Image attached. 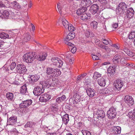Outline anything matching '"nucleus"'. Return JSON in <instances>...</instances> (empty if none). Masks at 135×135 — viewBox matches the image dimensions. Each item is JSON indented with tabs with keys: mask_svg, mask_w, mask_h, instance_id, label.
<instances>
[{
	"mask_svg": "<svg viewBox=\"0 0 135 135\" xmlns=\"http://www.w3.org/2000/svg\"><path fill=\"white\" fill-rule=\"evenodd\" d=\"M42 128L43 129L46 131H48L50 130V129L48 128V127H46L45 126H43Z\"/></svg>",
	"mask_w": 135,
	"mask_h": 135,
	"instance_id": "62",
	"label": "nucleus"
},
{
	"mask_svg": "<svg viewBox=\"0 0 135 135\" xmlns=\"http://www.w3.org/2000/svg\"><path fill=\"white\" fill-rule=\"evenodd\" d=\"M7 124L9 125H15L17 123V117L15 115H12L8 118V115Z\"/></svg>",
	"mask_w": 135,
	"mask_h": 135,
	"instance_id": "9",
	"label": "nucleus"
},
{
	"mask_svg": "<svg viewBox=\"0 0 135 135\" xmlns=\"http://www.w3.org/2000/svg\"><path fill=\"white\" fill-rule=\"evenodd\" d=\"M99 85L101 86H104L106 84L105 80L103 78L98 79L97 80Z\"/></svg>",
	"mask_w": 135,
	"mask_h": 135,
	"instance_id": "35",
	"label": "nucleus"
},
{
	"mask_svg": "<svg viewBox=\"0 0 135 135\" xmlns=\"http://www.w3.org/2000/svg\"><path fill=\"white\" fill-rule=\"evenodd\" d=\"M130 76L129 79L132 81L135 82V76L131 75H130Z\"/></svg>",
	"mask_w": 135,
	"mask_h": 135,
	"instance_id": "57",
	"label": "nucleus"
},
{
	"mask_svg": "<svg viewBox=\"0 0 135 135\" xmlns=\"http://www.w3.org/2000/svg\"><path fill=\"white\" fill-rule=\"evenodd\" d=\"M86 74H84L81 75H80L78 76V80L80 79L83 78L85 76H86Z\"/></svg>",
	"mask_w": 135,
	"mask_h": 135,
	"instance_id": "60",
	"label": "nucleus"
},
{
	"mask_svg": "<svg viewBox=\"0 0 135 135\" xmlns=\"http://www.w3.org/2000/svg\"><path fill=\"white\" fill-rule=\"evenodd\" d=\"M110 42L111 41H109L105 39H103L102 41V42L105 45H107L108 44H110Z\"/></svg>",
	"mask_w": 135,
	"mask_h": 135,
	"instance_id": "55",
	"label": "nucleus"
},
{
	"mask_svg": "<svg viewBox=\"0 0 135 135\" xmlns=\"http://www.w3.org/2000/svg\"><path fill=\"white\" fill-rule=\"evenodd\" d=\"M94 115H97L98 117L101 118H103L105 116L104 112L103 110H97L96 111H94Z\"/></svg>",
	"mask_w": 135,
	"mask_h": 135,
	"instance_id": "17",
	"label": "nucleus"
},
{
	"mask_svg": "<svg viewBox=\"0 0 135 135\" xmlns=\"http://www.w3.org/2000/svg\"><path fill=\"white\" fill-rule=\"evenodd\" d=\"M128 116L131 119L135 121V108L132 111L129 112Z\"/></svg>",
	"mask_w": 135,
	"mask_h": 135,
	"instance_id": "32",
	"label": "nucleus"
},
{
	"mask_svg": "<svg viewBox=\"0 0 135 135\" xmlns=\"http://www.w3.org/2000/svg\"><path fill=\"white\" fill-rule=\"evenodd\" d=\"M101 74L97 72H95L94 74L93 78L95 79H97L98 78L100 77Z\"/></svg>",
	"mask_w": 135,
	"mask_h": 135,
	"instance_id": "46",
	"label": "nucleus"
},
{
	"mask_svg": "<svg viewBox=\"0 0 135 135\" xmlns=\"http://www.w3.org/2000/svg\"><path fill=\"white\" fill-rule=\"evenodd\" d=\"M71 55L70 52H68L65 57L64 59L66 62H68L71 57Z\"/></svg>",
	"mask_w": 135,
	"mask_h": 135,
	"instance_id": "45",
	"label": "nucleus"
},
{
	"mask_svg": "<svg viewBox=\"0 0 135 135\" xmlns=\"http://www.w3.org/2000/svg\"><path fill=\"white\" fill-rule=\"evenodd\" d=\"M69 40H64V42L66 45L70 46L71 47H73L74 46L73 44L68 41Z\"/></svg>",
	"mask_w": 135,
	"mask_h": 135,
	"instance_id": "52",
	"label": "nucleus"
},
{
	"mask_svg": "<svg viewBox=\"0 0 135 135\" xmlns=\"http://www.w3.org/2000/svg\"><path fill=\"white\" fill-rule=\"evenodd\" d=\"M81 3H83L84 6L88 7L92 4V2L90 0H83L81 1Z\"/></svg>",
	"mask_w": 135,
	"mask_h": 135,
	"instance_id": "37",
	"label": "nucleus"
},
{
	"mask_svg": "<svg viewBox=\"0 0 135 135\" xmlns=\"http://www.w3.org/2000/svg\"><path fill=\"white\" fill-rule=\"evenodd\" d=\"M118 26V24L117 23H114L112 25V27L113 28L115 29Z\"/></svg>",
	"mask_w": 135,
	"mask_h": 135,
	"instance_id": "64",
	"label": "nucleus"
},
{
	"mask_svg": "<svg viewBox=\"0 0 135 135\" xmlns=\"http://www.w3.org/2000/svg\"><path fill=\"white\" fill-rule=\"evenodd\" d=\"M86 9V8L82 7L81 8L78 9L76 11V13L78 15H81L85 12Z\"/></svg>",
	"mask_w": 135,
	"mask_h": 135,
	"instance_id": "34",
	"label": "nucleus"
},
{
	"mask_svg": "<svg viewBox=\"0 0 135 135\" xmlns=\"http://www.w3.org/2000/svg\"><path fill=\"white\" fill-rule=\"evenodd\" d=\"M75 37V35L74 33L72 32L69 33L66 36V38L64 40H70L73 39Z\"/></svg>",
	"mask_w": 135,
	"mask_h": 135,
	"instance_id": "33",
	"label": "nucleus"
},
{
	"mask_svg": "<svg viewBox=\"0 0 135 135\" xmlns=\"http://www.w3.org/2000/svg\"><path fill=\"white\" fill-rule=\"evenodd\" d=\"M6 97L7 99L10 101H13L14 100L13 94L11 93H7L6 95Z\"/></svg>",
	"mask_w": 135,
	"mask_h": 135,
	"instance_id": "30",
	"label": "nucleus"
},
{
	"mask_svg": "<svg viewBox=\"0 0 135 135\" xmlns=\"http://www.w3.org/2000/svg\"><path fill=\"white\" fill-rule=\"evenodd\" d=\"M117 113L115 109L113 107H111L107 112V116L110 119H112L114 118Z\"/></svg>",
	"mask_w": 135,
	"mask_h": 135,
	"instance_id": "5",
	"label": "nucleus"
},
{
	"mask_svg": "<svg viewBox=\"0 0 135 135\" xmlns=\"http://www.w3.org/2000/svg\"><path fill=\"white\" fill-rule=\"evenodd\" d=\"M126 4L124 2H121L119 4L117 7V12L118 14L120 15L123 13V11L127 9Z\"/></svg>",
	"mask_w": 135,
	"mask_h": 135,
	"instance_id": "8",
	"label": "nucleus"
},
{
	"mask_svg": "<svg viewBox=\"0 0 135 135\" xmlns=\"http://www.w3.org/2000/svg\"><path fill=\"white\" fill-rule=\"evenodd\" d=\"M72 100H73V104H76L80 102V97H78V98H77V99Z\"/></svg>",
	"mask_w": 135,
	"mask_h": 135,
	"instance_id": "51",
	"label": "nucleus"
},
{
	"mask_svg": "<svg viewBox=\"0 0 135 135\" xmlns=\"http://www.w3.org/2000/svg\"><path fill=\"white\" fill-rule=\"evenodd\" d=\"M135 37V32L134 31L131 32L128 35V38L132 39Z\"/></svg>",
	"mask_w": 135,
	"mask_h": 135,
	"instance_id": "47",
	"label": "nucleus"
},
{
	"mask_svg": "<svg viewBox=\"0 0 135 135\" xmlns=\"http://www.w3.org/2000/svg\"><path fill=\"white\" fill-rule=\"evenodd\" d=\"M51 65L55 67L60 68L62 65L63 62L61 59L58 57H54L51 59Z\"/></svg>",
	"mask_w": 135,
	"mask_h": 135,
	"instance_id": "3",
	"label": "nucleus"
},
{
	"mask_svg": "<svg viewBox=\"0 0 135 135\" xmlns=\"http://www.w3.org/2000/svg\"><path fill=\"white\" fill-rule=\"evenodd\" d=\"M124 56V54L121 51H120L119 53L116 54L113 59V61L114 64L118 63L120 61V59Z\"/></svg>",
	"mask_w": 135,
	"mask_h": 135,
	"instance_id": "10",
	"label": "nucleus"
},
{
	"mask_svg": "<svg viewBox=\"0 0 135 135\" xmlns=\"http://www.w3.org/2000/svg\"><path fill=\"white\" fill-rule=\"evenodd\" d=\"M13 33L11 32H9V35L4 32H0V37L3 39L6 38H10L12 36L11 35H13Z\"/></svg>",
	"mask_w": 135,
	"mask_h": 135,
	"instance_id": "19",
	"label": "nucleus"
},
{
	"mask_svg": "<svg viewBox=\"0 0 135 135\" xmlns=\"http://www.w3.org/2000/svg\"><path fill=\"white\" fill-rule=\"evenodd\" d=\"M20 92L21 93L23 94H27V91L26 84H24L21 87L20 89Z\"/></svg>",
	"mask_w": 135,
	"mask_h": 135,
	"instance_id": "36",
	"label": "nucleus"
},
{
	"mask_svg": "<svg viewBox=\"0 0 135 135\" xmlns=\"http://www.w3.org/2000/svg\"><path fill=\"white\" fill-rule=\"evenodd\" d=\"M134 13V11L132 8L128 9L127 11L126 16L127 18L131 19L133 18Z\"/></svg>",
	"mask_w": 135,
	"mask_h": 135,
	"instance_id": "21",
	"label": "nucleus"
},
{
	"mask_svg": "<svg viewBox=\"0 0 135 135\" xmlns=\"http://www.w3.org/2000/svg\"><path fill=\"white\" fill-rule=\"evenodd\" d=\"M9 5H7L6 4H4L2 2H0V7H9Z\"/></svg>",
	"mask_w": 135,
	"mask_h": 135,
	"instance_id": "56",
	"label": "nucleus"
},
{
	"mask_svg": "<svg viewBox=\"0 0 135 135\" xmlns=\"http://www.w3.org/2000/svg\"><path fill=\"white\" fill-rule=\"evenodd\" d=\"M40 84L42 85V86L43 88V87L44 88H49L51 84L50 79H48L44 81H41L40 82Z\"/></svg>",
	"mask_w": 135,
	"mask_h": 135,
	"instance_id": "18",
	"label": "nucleus"
},
{
	"mask_svg": "<svg viewBox=\"0 0 135 135\" xmlns=\"http://www.w3.org/2000/svg\"><path fill=\"white\" fill-rule=\"evenodd\" d=\"M124 51L128 56L130 57H133L134 58V54L132 52L130 51L129 50H128L127 48H125L124 50Z\"/></svg>",
	"mask_w": 135,
	"mask_h": 135,
	"instance_id": "39",
	"label": "nucleus"
},
{
	"mask_svg": "<svg viewBox=\"0 0 135 135\" xmlns=\"http://www.w3.org/2000/svg\"><path fill=\"white\" fill-rule=\"evenodd\" d=\"M2 112L4 116L6 115L7 114V112L6 111V109L5 108H4L2 110Z\"/></svg>",
	"mask_w": 135,
	"mask_h": 135,
	"instance_id": "59",
	"label": "nucleus"
},
{
	"mask_svg": "<svg viewBox=\"0 0 135 135\" xmlns=\"http://www.w3.org/2000/svg\"><path fill=\"white\" fill-rule=\"evenodd\" d=\"M124 100L126 103L129 105H133L134 103L133 98L131 96L129 95L126 96Z\"/></svg>",
	"mask_w": 135,
	"mask_h": 135,
	"instance_id": "14",
	"label": "nucleus"
},
{
	"mask_svg": "<svg viewBox=\"0 0 135 135\" xmlns=\"http://www.w3.org/2000/svg\"><path fill=\"white\" fill-rule=\"evenodd\" d=\"M103 28L102 29V30L103 32L104 33H106L107 31L106 26L105 25H103Z\"/></svg>",
	"mask_w": 135,
	"mask_h": 135,
	"instance_id": "63",
	"label": "nucleus"
},
{
	"mask_svg": "<svg viewBox=\"0 0 135 135\" xmlns=\"http://www.w3.org/2000/svg\"><path fill=\"white\" fill-rule=\"evenodd\" d=\"M17 72L20 74H23L27 71L26 66L23 64H18L16 67Z\"/></svg>",
	"mask_w": 135,
	"mask_h": 135,
	"instance_id": "6",
	"label": "nucleus"
},
{
	"mask_svg": "<svg viewBox=\"0 0 135 135\" xmlns=\"http://www.w3.org/2000/svg\"><path fill=\"white\" fill-rule=\"evenodd\" d=\"M34 123L32 122H28L25 125V128L29 127H31L33 125Z\"/></svg>",
	"mask_w": 135,
	"mask_h": 135,
	"instance_id": "48",
	"label": "nucleus"
},
{
	"mask_svg": "<svg viewBox=\"0 0 135 135\" xmlns=\"http://www.w3.org/2000/svg\"><path fill=\"white\" fill-rule=\"evenodd\" d=\"M112 132L113 134H111L110 135H114L119 134L121 133V128L119 126H114L112 128Z\"/></svg>",
	"mask_w": 135,
	"mask_h": 135,
	"instance_id": "16",
	"label": "nucleus"
},
{
	"mask_svg": "<svg viewBox=\"0 0 135 135\" xmlns=\"http://www.w3.org/2000/svg\"><path fill=\"white\" fill-rule=\"evenodd\" d=\"M56 102L58 103H60L62 101L61 99V98L60 97H59L57 98L56 99Z\"/></svg>",
	"mask_w": 135,
	"mask_h": 135,
	"instance_id": "61",
	"label": "nucleus"
},
{
	"mask_svg": "<svg viewBox=\"0 0 135 135\" xmlns=\"http://www.w3.org/2000/svg\"><path fill=\"white\" fill-rule=\"evenodd\" d=\"M99 92L100 94L105 95H108L111 93V91L108 89L107 88L100 90Z\"/></svg>",
	"mask_w": 135,
	"mask_h": 135,
	"instance_id": "26",
	"label": "nucleus"
},
{
	"mask_svg": "<svg viewBox=\"0 0 135 135\" xmlns=\"http://www.w3.org/2000/svg\"><path fill=\"white\" fill-rule=\"evenodd\" d=\"M78 97H80L79 95H78L76 93H74L73 94L72 96L71 97V99L72 100L78 98Z\"/></svg>",
	"mask_w": 135,
	"mask_h": 135,
	"instance_id": "53",
	"label": "nucleus"
},
{
	"mask_svg": "<svg viewBox=\"0 0 135 135\" xmlns=\"http://www.w3.org/2000/svg\"><path fill=\"white\" fill-rule=\"evenodd\" d=\"M62 118L63 123L66 125L68 123L69 120L68 115L66 114L62 117Z\"/></svg>",
	"mask_w": 135,
	"mask_h": 135,
	"instance_id": "31",
	"label": "nucleus"
},
{
	"mask_svg": "<svg viewBox=\"0 0 135 135\" xmlns=\"http://www.w3.org/2000/svg\"><path fill=\"white\" fill-rule=\"evenodd\" d=\"M65 1L61 0L57 4L58 12L61 16H63L66 14V8L64 5Z\"/></svg>",
	"mask_w": 135,
	"mask_h": 135,
	"instance_id": "1",
	"label": "nucleus"
},
{
	"mask_svg": "<svg viewBox=\"0 0 135 135\" xmlns=\"http://www.w3.org/2000/svg\"><path fill=\"white\" fill-rule=\"evenodd\" d=\"M89 18V17L87 15V14L85 12L81 15V19L83 20L86 21Z\"/></svg>",
	"mask_w": 135,
	"mask_h": 135,
	"instance_id": "41",
	"label": "nucleus"
},
{
	"mask_svg": "<svg viewBox=\"0 0 135 135\" xmlns=\"http://www.w3.org/2000/svg\"><path fill=\"white\" fill-rule=\"evenodd\" d=\"M32 103V100L31 99L23 101L20 105V107L23 108L28 107Z\"/></svg>",
	"mask_w": 135,
	"mask_h": 135,
	"instance_id": "15",
	"label": "nucleus"
},
{
	"mask_svg": "<svg viewBox=\"0 0 135 135\" xmlns=\"http://www.w3.org/2000/svg\"><path fill=\"white\" fill-rule=\"evenodd\" d=\"M36 57L35 52H29L26 53L24 55L23 59L27 63H31L33 61Z\"/></svg>",
	"mask_w": 135,
	"mask_h": 135,
	"instance_id": "2",
	"label": "nucleus"
},
{
	"mask_svg": "<svg viewBox=\"0 0 135 135\" xmlns=\"http://www.w3.org/2000/svg\"><path fill=\"white\" fill-rule=\"evenodd\" d=\"M98 3L102 4V6L106 5L108 3V1L106 0H95Z\"/></svg>",
	"mask_w": 135,
	"mask_h": 135,
	"instance_id": "43",
	"label": "nucleus"
},
{
	"mask_svg": "<svg viewBox=\"0 0 135 135\" xmlns=\"http://www.w3.org/2000/svg\"><path fill=\"white\" fill-rule=\"evenodd\" d=\"M82 133L83 135H91L90 133L87 130H83Z\"/></svg>",
	"mask_w": 135,
	"mask_h": 135,
	"instance_id": "50",
	"label": "nucleus"
},
{
	"mask_svg": "<svg viewBox=\"0 0 135 135\" xmlns=\"http://www.w3.org/2000/svg\"><path fill=\"white\" fill-rule=\"evenodd\" d=\"M90 25L92 28L96 29L97 27L98 23L97 21H93L91 23Z\"/></svg>",
	"mask_w": 135,
	"mask_h": 135,
	"instance_id": "42",
	"label": "nucleus"
},
{
	"mask_svg": "<svg viewBox=\"0 0 135 135\" xmlns=\"http://www.w3.org/2000/svg\"><path fill=\"white\" fill-rule=\"evenodd\" d=\"M51 96L47 93L44 94L42 95L40 97L39 100L41 102H46L51 99Z\"/></svg>",
	"mask_w": 135,
	"mask_h": 135,
	"instance_id": "13",
	"label": "nucleus"
},
{
	"mask_svg": "<svg viewBox=\"0 0 135 135\" xmlns=\"http://www.w3.org/2000/svg\"><path fill=\"white\" fill-rule=\"evenodd\" d=\"M40 78L38 75H32L30 77L29 80L31 82L34 83L38 81Z\"/></svg>",
	"mask_w": 135,
	"mask_h": 135,
	"instance_id": "25",
	"label": "nucleus"
},
{
	"mask_svg": "<svg viewBox=\"0 0 135 135\" xmlns=\"http://www.w3.org/2000/svg\"><path fill=\"white\" fill-rule=\"evenodd\" d=\"M30 35L29 33H27L24 35V38L23 41L24 42H26L28 41L30 39Z\"/></svg>",
	"mask_w": 135,
	"mask_h": 135,
	"instance_id": "40",
	"label": "nucleus"
},
{
	"mask_svg": "<svg viewBox=\"0 0 135 135\" xmlns=\"http://www.w3.org/2000/svg\"><path fill=\"white\" fill-rule=\"evenodd\" d=\"M116 68V66H109L108 69V73L110 74H114L115 73Z\"/></svg>",
	"mask_w": 135,
	"mask_h": 135,
	"instance_id": "29",
	"label": "nucleus"
},
{
	"mask_svg": "<svg viewBox=\"0 0 135 135\" xmlns=\"http://www.w3.org/2000/svg\"><path fill=\"white\" fill-rule=\"evenodd\" d=\"M16 64L15 62H11L10 60H9L7 62L6 64L4 66L3 68L4 70L6 71H9L13 69L16 67Z\"/></svg>",
	"mask_w": 135,
	"mask_h": 135,
	"instance_id": "4",
	"label": "nucleus"
},
{
	"mask_svg": "<svg viewBox=\"0 0 135 135\" xmlns=\"http://www.w3.org/2000/svg\"><path fill=\"white\" fill-rule=\"evenodd\" d=\"M60 20L61 21L62 23L64 26V27L66 29V28L68 27V25H69L68 24V22L64 18H63L62 19L59 18L57 22L58 23H59L60 22Z\"/></svg>",
	"mask_w": 135,
	"mask_h": 135,
	"instance_id": "27",
	"label": "nucleus"
},
{
	"mask_svg": "<svg viewBox=\"0 0 135 135\" xmlns=\"http://www.w3.org/2000/svg\"><path fill=\"white\" fill-rule=\"evenodd\" d=\"M124 56L122 57V58L120 59V62L122 64H126V59H127V57H124Z\"/></svg>",
	"mask_w": 135,
	"mask_h": 135,
	"instance_id": "49",
	"label": "nucleus"
},
{
	"mask_svg": "<svg viewBox=\"0 0 135 135\" xmlns=\"http://www.w3.org/2000/svg\"><path fill=\"white\" fill-rule=\"evenodd\" d=\"M123 82L120 79H118L115 81L114 84V86L115 88L118 90H120L123 86Z\"/></svg>",
	"mask_w": 135,
	"mask_h": 135,
	"instance_id": "12",
	"label": "nucleus"
},
{
	"mask_svg": "<svg viewBox=\"0 0 135 135\" xmlns=\"http://www.w3.org/2000/svg\"><path fill=\"white\" fill-rule=\"evenodd\" d=\"M44 91V89L42 86H38L34 88L33 93L35 95L38 96L43 93Z\"/></svg>",
	"mask_w": 135,
	"mask_h": 135,
	"instance_id": "7",
	"label": "nucleus"
},
{
	"mask_svg": "<svg viewBox=\"0 0 135 135\" xmlns=\"http://www.w3.org/2000/svg\"><path fill=\"white\" fill-rule=\"evenodd\" d=\"M86 92L88 95L90 97H93L95 94V90L90 88H88L86 90Z\"/></svg>",
	"mask_w": 135,
	"mask_h": 135,
	"instance_id": "23",
	"label": "nucleus"
},
{
	"mask_svg": "<svg viewBox=\"0 0 135 135\" xmlns=\"http://www.w3.org/2000/svg\"><path fill=\"white\" fill-rule=\"evenodd\" d=\"M92 57L93 60H98L99 59L98 56L94 55H92Z\"/></svg>",
	"mask_w": 135,
	"mask_h": 135,
	"instance_id": "58",
	"label": "nucleus"
},
{
	"mask_svg": "<svg viewBox=\"0 0 135 135\" xmlns=\"http://www.w3.org/2000/svg\"><path fill=\"white\" fill-rule=\"evenodd\" d=\"M1 16L4 18H11L14 17V16L13 13L11 11L5 10L2 12Z\"/></svg>",
	"mask_w": 135,
	"mask_h": 135,
	"instance_id": "11",
	"label": "nucleus"
},
{
	"mask_svg": "<svg viewBox=\"0 0 135 135\" xmlns=\"http://www.w3.org/2000/svg\"><path fill=\"white\" fill-rule=\"evenodd\" d=\"M99 9V7L97 4H93L90 7V11L93 15L97 13Z\"/></svg>",
	"mask_w": 135,
	"mask_h": 135,
	"instance_id": "20",
	"label": "nucleus"
},
{
	"mask_svg": "<svg viewBox=\"0 0 135 135\" xmlns=\"http://www.w3.org/2000/svg\"><path fill=\"white\" fill-rule=\"evenodd\" d=\"M11 7H12L13 8L17 10L20 9L21 8V6L16 1H14L11 2Z\"/></svg>",
	"mask_w": 135,
	"mask_h": 135,
	"instance_id": "28",
	"label": "nucleus"
},
{
	"mask_svg": "<svg viewBox=\"0 0 135 135\" xmlns=\"http://www.w3.org/2000/svg\"><path fill=\"white\" fill-rule=\"evenodd\" d=\"M54 68L51 67L48 68L46 70L47 75L48 77H54Z\"/></svg>",
	"mask_w": 135,
	"mask_h": 135,
	"instance_id": "22",
	"label": "nucleus"
},
{
	"mask_svg": "<svg viewBox=\"0 0 135 135\" xmlns=\"http://www.w3.org/2000/svg\"><path fill=\"white\" fill-rule=\"evenodd\" d=\"M67 30H68L69 31H74L75 30V28L71 24H69L68 27H67L66 29Z\"/></svg>",
	"mask_w": 135,
	"mask_h": 135,
	"instance_id": "44",
	"label": "nucleus"
},
{
	"mask_svg": "<svg viewBox=\"0 0 135 135\" xmlns=\"http://www.w3.org/2000/svg\"><path fill=\"white\" fill-rule=\"evenodd\" d=\"M70 49H71V52L73 53H74L76 52L77 49L76 47H70Z\"/></svg>",
	"mask_w": 135,
	"mask_h": 135,
	"instance_id": "54",
	"label": "nucleus"
},
{
	"mask_svg": "<svg viewBox=\"0 0 135 135\" xmlns=\"http://www.w3.org/2000/svg\"><path fill=\"white\" fill-rule=\"evenodd\" d=\"M47 56V54L44 52L42 54H40L37 55L36 56V58L38 60L42 61L44 60Z\"/></svg>",
	"mask_w": 135,
	"mask_h": 135,
	"instance_id": "24",
	"label": "nucleus"
},
{
	"mask_svg": "<svg viewBox=\"0 0 135 135\" xmlns=\"http://www.w3.org/2000/svg\"><path fill=\"white\" fill-rule=\"evenodd\" d=\"M54 77H57L61 75V73L59 69L57 68L54 69Z\"/></svg>",
	"mask_w": 135,
	"mask_h": 135,
	"instance_id": "38",
	"label": "nucleus"
}]
</instances>
